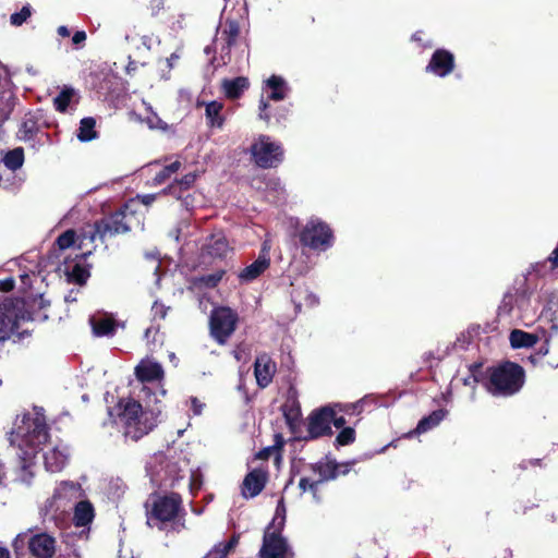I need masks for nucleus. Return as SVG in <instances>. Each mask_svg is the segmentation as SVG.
Masks as SVG:
<instances>
[{
    "label": "nucleus",
    "instance_id": "7",
    "mask_svg": "<svg viewBox=\"0 0 558 558\" xmlns=\"http://www.w3.org/2000/svg\"><path fill=\"white\" fill-rule=\"evenodd\" d=\"M146 472L153 485L158 487L174 486L183 477V468L175 457L162 452L154 454L146 464Z\"/></svg>",
    "mask_w": 558,
    "mask_h": 558
},
{
    "label": "nucleus",
    "instance_id": "13",
    "mask_svg": "<svg viewBox=\"0 0 558 558\" xmlns=\"http://www.w3.org/2000/svg\"><path fill=\"white\" fill-rule=\"evenodd\" d=\"M39 450L43 452L45 469L50 473L61 472L69 462V448L61 440L47 441Z\"/></svg>",
    "mask_w": 558,
    "mask_h": 558
},
{
    "label": "nucleus",
    "instance_id": "31",
    "mask_svg": "<svg viewBox=\"0 0 558 558\" xmlns=\"http://www.w3.org/2000/svg\"><path fill=\"white\" fill-rule=\"evenodd\" d=\"M538 336L521 329H513L509 335V341L513 349L532 348L538 341Z\"/></svg>",
    "mask_w": 558,
    "mask_h": 558
},
{
    "label": "nucleus",
    "instance_id": "8",
    "mask_svg": "<svg viewBox=\"0 0 558 558\" xmlns=\"http://www.w3.org/2000/svg\"><path fill=\"white\" fill-rule=\"evenodd\" d=\"M181 505L182 499L180 495L175 493L153 498L151 506L146 505L147 524L161 530L166 522H170L177 518Z\"/></svg>",
    "mask_w": 558,
    "mask_h": 558
},
{
    "label": "nucleus",
    "instance_id": "54",
    "mask_svg": "<svg viewBox=\"0 0 558 558\" xmlns=\"http://www.w3.org/2000/svg\"><path fill=\"white\" fill-rule=\"evenodd\" d=\"M547 310L556 308L558 311V295L551 293L549 299L547 300V304L545 305Z\"/></svg>",
    "mask_w": 558,
    "mask_h": 558
},
{
    "label": "nucleus",
    "instance_id": "14",
    "mask_svg": "<svg viewBox=\"0 0 558 558\" xmlns=\"http://www.w3.org/2000/svg\"><path fill=\"white\" fill-rule=\"evenodd\" d=\"M240 33V27L236 21H228L226 26L217 32V35L211 46L205 48V53L219 52L222 63L226 64V58L229 57L231 47L235 44Z\"/></svg>",
    "mask_w": 558,
    "mask_h": 558
},
{
    "label": "nucleus",
    "instance_id": "34",
    "mask_svg": "<svg viewBox=\"0 0 558 558\" xmlns=\"http://www.w3.org/2000/svg\"><path fill=\"white\" fill-rule=\"evenodd\" d=\"M4 166L12 170L16 171L24 163V150L22 147L14 148L8 151L3 157Z\"/></svg>",
    "mask_w": 558,
    "mask_h": 558
},
{
    "label": "nucleus",
    "instance_id": "32",
    "mask_svg": "<svg viewBox=\"0 0 558 558\" xmlns=\"http://www.w3.org/2000/svg\"><path fill=\"white\" fill-rule=\"evenodd\" d=\"M222 108V104L218 101H210L206 104L205 116L207 119V124L210 128H222L225 123V119L221 116Z\"/></svg>",
    "mask_w": 558,
    "mask_h": 558
},
{
    "label": "nucleus",
    "instance_id": "11",
    "mask_svg": "<svg viewBox=\"0 0 558 558\" xmlns=\"http://www.w3.org/2000/svg\"><path fill=\"white\" fill-rule=\"evenodd\" d=\"M125 214L118 211L110 217L102 219L95 223L94 229L85 231L82 235L81 246L84 245L85 240L94 242L97 238L104 241L106 238H111L117 234L126 233L130 231V226L125 221Z\"/></svg>",
    "mask_w": 558,
    "mask_h": 558
},
{
    "label": "nucleus",
    "instance_id": "29",
    "mask_svg": "<svg viewBox=\"0 0 558 558\" xmlns=\"http://www.w3.org/2000/svg\"><path fill=\"white\" fill-rule=\"evenodd\" d=\"M265 88L269 89L268 99L280 101L283 100L289 92L286 81L281 76L271 75L265 83Z\"/></svg>",
    "mask_w": 558,
    "mask_h": 558
},
{
    "label": "nucleus",
    "instance_id": "28",
    "mask_svg": "<svg viewBox=\"0 0 558 558\" xmlns=\"http://www.w3.org/2000/svg\"><path fill=\"white\" fill-rule=\"evenodd\" d=\"M287 424L294 429L301 423V407L294 396H289L281 407Z\"/></svg>",
    "mask_w": 558,
    "mask_h": 558
},
{
    "label": "nucleus",
    "instance_id": "61",
    "mask_svg": "<svg viewBox=\"0 0 558 558\" xmlns=\"http://www.w3.org/2000/svg\"><path fill=\"white\" fill-rule=\"evenodd\" d=\"M225 544L227 545V547L232 550L236 545H238V537L236 536H233L231 539H229L228 542H225Z\"/></svg>",
    "mask_w": 558,
    "mask_h": 558
},
{
    "label": "nucleus",
    "instance_id": "38",
    "mask_svg": "<svg viewBox=\"0 0 558 558\" xmlns=\"http://www.w3.org/2000/svg\"><path fill=\"white\" fill-rule=\"evenodd\" d=\"M515 311L518 316L526 317L531 312L530 296L525 290H517Z\"/></svg>",
    "mask_w": 558,
    "mask_h": 558
},
{
    "label": "nucleus",
    "instance_id": "4",
    "mask_svg": "<svg viewBox=\"0 0 558 558\" xmlns=\"http://www.w3.org/2000/svg\"><path fill=\"white\" fill-rule=\"evenodd\" d=\"M85 493L80 483L72 481L60 482L51 497L47 498L40 507V514L44 521L53 522L58 525L64 520L65 514L72 506L84 498Z\"/></svg>",
    "mask_w": 558,
    "mask_h": 558
},
{
    "label": "nucleus",
    "instance_id": "33",
    "mask_svg": "<svg viewBox=\"0 0 558 558\" xmlns=\"http://www.w3.org/2000/svg\"><path fill=\"white\" fill-rule=\"evenodd\" d=\"M96 121L92 117L83 118L80 122V126L76 133L78 141L86 143L97 138V132L95 130Z\"/></svg>",
    "mask_w": 558,
    "mask_h": 558
},
{
    "label": "nucleus",
    "instance_id": "16",
    "mask_svg": "<svg viewBox=\"0 0 558 558\" xmlns=\"http://www.w3.org/2000/svg\"><path fill=\"white\" fill-rule=\"evenodd\" d=\"M288 544L280 532L271 531L268 526L264 533L263 545L259 549V558H286Z\"/></svg>",
    "mask_w": 558,
    "mask_h": 558
},
{
    "label": "nucleus",
    "instance_id": "47",
    "mask_svg": "<svg viewBox=\"0 0 558 558\" xmlns=\"http://www.w3.org/2000/svg\"><path fill=\"white\" fill-rule=\"evenodd\" d=\"M87 35L85 31H76L72 36V43L76 49L82 48L85 45Z\"/></svg>",
    "mask_w": 558,
    "mask_h": 558
},
{
    "label": "nucleus",
    "instance_id": "12",
    "mask_svg": "<svg viewBox=\"0 0 558 558\" xmlns=\"http://www.w3.org/2000/svg\"><path fill=\"white\" fill-rule=\"evenodd\" d=\"M236 314L229 307L215 308L210 314V335L219 343L225 344L235 330Z\"/></svg>",
    "mask_w": 558,
    "mask_h": 558
},
{
    "label": "nucleus",
    "instance_id": "48",
    "mask_svg": "<svg viewBox=\"0 0 558 558\" xmlns=\"http://www.w3.org/2000/svg\"><path fill=\"white\" fill-rule=\"evenodd\" d=\"M159 195H162L161 192L158 193V194H144V195H137L136 198L145 206H149L150 204H153L156 198L159 196Z\"/></svg>",
    "mask_w": 558,
    "mask_h": 558
},
{
    "label": "nucleus",
    "instance_id": "59",
    "mask_svg": "<svg viewBox=\"0 0 558 558\" xmlns=\"http://www.w3.org/2000/svg\"><path fill=\"white\" fill-rule=\"evenodd\" d=\"M323 484V482H318L317 478H312L311 483H310V486H308V492H311L312 494L318 492V486Z\"/></svg>",
    "mask_w": 558,
    "mask_h": 558
},
{
    "label": "nucleus",
    "instance_id": "3",
    "mask_svg": "<svg viewBox=\"0 0 558 558\" xmlns=\"http://www.w3.org/2000/svg\"><path fill=\"white\" fill-rule=\"evenodd\" d=\"M36 304L40 307L45 306L41 295L33 299L32 303L17 298H5L0 303V342L5 341L11 335L19 337L29 335L28 330L20 331V324L38 318V314L31 311Z\"/></svg>",
    "mask_w": 558,
    "mask_h": 558
},
{
    "label": "nucleus",
    "instance_id": "58",
    "mask_svg": "<svg viewBox=\"0 0 558 558\" xmlns=\"http://www.w3.org/2000/svg\"><path fill=\"white\" fill-rule=\"evenodd\" d=\"M57 34L60 36V37H69L71 35V32L70 29L68 28V26L65 25H61L57 28Z\"/></svg>",
    "mask_w": 558,
    "mask_h": 558
},
{
    "label": "nucleus",
    "instance_id": "5",
    "mask_svg": "<svg viewBox=\"0 0 558 558\" xmlns=\"http://www.w3.org/2000/svg\"><path fill=\"white\" fill-rule=\"evenodd\" d=\"M525 381L523 367L513 362H505L489 368L487 390L497 397H509L521 390Z\"/></svg>",
    "mask_w": 558,
    "mask_h": 558
},
{
    "label": "nucleus",
    "instance_id": "18",
    "mask_svg": "<svg viewBox=\"0 0 558 558\" xmlns=\"http://www.w3.org/2000/svg\"><path fill=\"white\" fill-rule=\"evenodd\" d=\"M277 366L270 355L262 353L256 356L254 362V375L256 383L260 388H266L272 381Z\"/></svg>",
    "mask_w": 558,
    "mask_h": 558
},
{
    "label": "nucleus",
    "instance_id": "40",
    "mask_svg": "<svg viewBox=\"0 0 558 558\" xmlns=\"http://www.w3.org/2000/svg\"><path fill=\"white\" fill-rule=\"evenodd\" d=\"M32 15V7L29 4H25L19 12H14L10 16V23L13 26L23 25Z\"/></svg>",
    "mask_w": 558,
    "mask_h": 558
},
{
    "label": "nucleus",
    "instance_id": "37",
    "mask_svg": "<svg viewBox=\"0 0 558 558\" xmlns=\"http://www.w3.org/2000/svg\"><path fill=\"white\" fill-rule=\"evenodd\" d=\"M66 276L69 281L82 286L89 277V271L80 264H75L71 268H68Z\"/></svg>",
    "mask_w": 558,
    "mask_h": 558
},
{
    "label": "nucleus",
    "instance_id": "50",
    "mask_svg": "<svg viewBox=\"0 0 558 558\" xmlns=\"http://www.w3.org/2000/svg\"><path fill=\"white\" fill-rule=\"evenodd\" d=\"M333 407V420L331 421V425H333L336 428H343L345 424V418L343 416H337V408L340 409L338 404L332 405Z\"/></svg>",
    "mask_w": 558,
    "mask_h": 558
},
{
    "label": "nucleus",
    "instance_id": "21",
    "mask_svg": "<svg viewBox=\"0 0 558 558\" xmlns=\"http://www.w3.org/2000/svg\"><path fill=\"white\" fill-rule=\"evenodd\" d=\"M231 251L229 242L223 233L218 232L207 238L202 247V255L210 258H223Z\"/></svg>",
    "mask_w": 558,
    "mask_h": 558
},
{
    "label": "nucleus",
    "instance_id": "25",
    "mask_svg": "<svg viewBox=\"0 0 558 558\" xmlns=\"http://www.w3.org/2000/svg\"><path fill=\"white\" fill-rule=\"evenodd\" d=\"M95 517L93 505L85 499H81L74 506L73 522L77 527H85L92 523Z\"/></svg>",
    "mask_w": 558,
    "mask_h": 558
},
{
    "label": "nucleus",
    "instance_id": "52",
    "mask_svg": "<svg viewBox=\"0 0 558 558\" xmlns=\"http://www.w3.org/2000/svg\"><path fill=\"white\" fill-rule=\"evenodd\" d=\"M268 102L262 98L259 101V118L265 121H269V114L267 113Z\"/></svg>",
    "mask_w": 558,
    "mask_h": 558
},
{
    "label": "nucleus",
    "instance_id": "55",
    "mask_svg": "<svg viewBox=\"0 0 558 558\" xmlns=\"http://www.w3.org/2000/svg\"><path fill=\"white\" fill-rule=\"evenodd\" d=\"M548 262L551 264V268H558V246L548 256Z\"/></svg>",
    "mask_w": 558,
    "mask_h": 558
},
{
    "label": "nucleus",
    "instance_id": "60",
    "mask_svg": "<svg viewBox=\"0 0 558 558\" xmlns=\"http://www.w3.org/2000/svg\"><path fill=\"white\" fill-rule=\"evenodd\" d=\"M269 251H270V243L269 241H264L263 242V245H262V251H260V254L259 256H265V257H269Z\"/></svg>",
    "mask_w": 558,
    "mask_h": 558
},
{
    "label": "nucleus",
    "instance_id": "2",
    "mask_svg": "<svg viewBox=\"0 0 558 558\" xmlns=\"http://www.w3.org/2000/svg\"><path fill=\"white\" fill-rule=\"evenodd\" d=\"M150 402L151 399L120 401L114 409L109 410L110 417L117 416L113 422L122 425L125 438L137 441L157 426L161 409H150Z\"/></svg>",
    "mask_w": 558,
    "mask_h": 558
},
{
    "label": "nucleus",
    "instance_id": "10",
    "mask_svg": "<svg viewBox=\"0 0 558 558\" xmlns=\"http://www.w3.org/2000/svg\"><path fill=\"white\" fill-rule=\"evenodd\" d=\"M255 163L260 168H275L283 159V150L279 143L267 135H260L250 148Z\"/></svg>",
    "mask_w": 558,
    "mask_h": 558
},
{
    "label": "nucleus",
    "instance_id": "20",
    "mask_svg": "<svg viewBox=\"0 0 558 558\" xmlns=\"http://www.w3.org/2000/svg\"><path fill=\"white\" fill-rule=\"evenodd\" d=\"M89 324L96 337H113L119 327L124 328V323L117 322L109 314L94 315L89 318Z\"/></svg>",
    "mask_w": 558,
    "mask_h": 558
},
{
    "label": "nucleus",
    "instance_id": "23",
    "mask_svg": "<svg viewBox=\"0 0 558 558\" xmlns=\"http://www.w3.org/2000/svg\"><path fill=\"white\" fill-rule=\"evenodd\" d=\"M447 414H448V411L444 410V409H438V410L433 411L429 415L422 417L418 421L416 428L414 430L408 433L407 437H412L413 435L424 434V433L435 428L436 426H438L441 423V421L445 420Z\"/></svg>",
    "mask_w": 558,
    "mask_h": 558
},
{
    "label": "nucleus",
    "instance_id": "17",
    "mask_svg": "<svg viewBox=\"0 0 558 558\" xmlns=\"http://www.w3.org/2000/svg\"><path fill=\"white\" fill-rule=\"evenodd\" d=\"M454 56L446 49H437L430 57L425 71L437 77H446L454 70Z\"/></svg>",
    "mask_w": 558,
    "mask_h": 558
},
{
    "label": "nucleus",
    "instance_id": "44",
    "mask_svg": "<svg viewBox=\"0 0 558 558\" xmlns=\"http://www.w3.org/2000/svg\"><path fill=\"white\" fill-rule=\"evenodd\" d=\"M230 551L225 543H219L209 551L208 558H226Z\"/></svg>",
    "mask_w": 558,
    "mask_h": 558
},
{
    "label": "nucleus",
    "instance_id": "24",
    "mask_svg": "<svg viewBox=\"0 0 558 558\" xmlns=\"http://www.w3.org/2000/svg\"><path fill=\"white\" fill-rule=\"evenodd\" d=\"M197 177V172H189L185 175H183L180 180H175L169 186L163 189L161 191V194H169L175 197L177 199H181L183 197V193L194 185Z\"/></svg>",
    "mask_w": 558,
    "mask_h": 558
},
{
    "label": "nucleus",
    "instance_id": "43",
    "mask_svg": "<svg viewBox=\"0 0 558 558\" xmlns=\"http://www.w3.org/2000/svg\"><path fill=\"white\" fill-rule=\"evenodd\" d=\"M75 243V232L73 230H68L60 234L57 239V244L61 250L69 248Z\"/></svg>",
    "mask_w": 558,
    "mask_h": 558
},
{
    "label": "nucleus",
    "instance_id": "63",
    "mask_svg": "<svg viewBox=\"0 0 558 558\" xmlns=\"http://www.w3.org/2000/svg\"><path fill=\"white\" fill-rule=\"evenodd\" d=\"M179 59V56L177 53H172L168 59L167 62L170 68L173 66L174 62Z\"/></svg>",
    "mask_w": 558,
    "mask_h": 558
},
{
    "label": "nucleus",
    "instance_id": "62",
    "mask_svg": "<svg viewBox=\"0 0 558 558\" xmlns=\"http://www.w3.org/2000/svg\"><path fill=\"white\" fill-rule=\"evenodd\" d=\"M0 558H10V551L0 544Z\"/></svg>",
    "mask_w": 558,
    "mask_h": 558
},
{
    "label": "nucleus",
    "instance_id": "6",
    "mask_svg": "<svg viewBox=\"0 0 558 558\" xmlns=\"http://www.w3.org/2000/svg\"><path fill=\"white\" fill-rule=\"evenodd\" d=\"M135 376L138 380V385L134 387L136 397L147 401L153 397L155 403L160 402L158 396L166 395V390L160 387L163 377L161 365L150 360H142L135 367Z\"/></svg>",
    "mask_w": 558,
    "mask_h": 558
},
{
    "label": "nucleus",
    "instance_id": "56",
    "mask_svg": "<svg viewBox=\"0 0 558 558\" xmlns=\"http://www.w3.org/2000/svg\"><path fill=\"white\" fill-rule=\"evenodd\" d=\"M311 481H312V478H308V477H302L300 480L299 488L301 489L302 493L308 492V486H310Z\"/></svg>",
    "mask_w": 558,
    "mask_h": 558
},
{
    "label": "nucleus",
    "instance_id": "53",
    "mask_svg": "<svg viewBox=\"0 0 558 558\" xmlns=\"http://www.w3.org/2000/svg\"><path fill=\"white\" fill-rule=\"evenodd\" d=\"M14 288V280L13 278H7L3 280H0V290L1 291H11Z\"/></svg>",
    "mask_w": 558,
    "mask_h": 558
},
{
    "label": "nucleus",
    "instance_id": "36",
    "mask_svg": "<svg viewBox=\"0 0 558 558\" xmlns=\"http://www.w3.org/2000/svg\"><path fill=\"white\" fill-rule=\"evenodd\" d=\"M181 161L175 160L168 166H165L153 179V183L155 185L162 184L166 182L173 173H177L181 169Z\"/></svg>",
    "mask_w": 558,
    "mask_h": 558
},
{
    "label": "nucleus",
    "instance_id": "35",
    "mask_svg": "<svg viewBox=\"0 0 558 558\" xmlns=\"http://www.w3.org/2000/svg\"><path fill=\"white\" fill-rule=\"evenodd\" d=\"M515 295H517V290L513 292L509 291L504 295L501 303L498 307V315L500 317L501 316H510L515 312V300H517Z\"/></svg>",
    "mask_w": 558,
    "mask_h": 558
},
{
    "label": "nucleus",
    "instance_id": "42",
    "mask_svg": "<svg viewBox=\"0 0 558 558\" xmlns=\"http://www.w3.org/2000/svg\"><path fill=\"white\" fill-rule=\"evenodd\" d=\"M225 275L223 270H218L214 274L205 275L199 278V282L206 288L216 287Z\"/></svg>",
    "mask_w": 558,
    "mask_h": 558
},
{
    "label": "nucleus",
    "instance_id": "49",
    "mask_svg": "<svg viewBox=\"0 0 558 558\" xmlns=\"http://www.w3.org/2000/svg\"><path fill=\"white\" fill-rule=\"evenodd\" d=\"M191 403V410L193 411L194 415H201L204 409V403L201 402L197 398L192 397L190 399Z\"/></svg>",
    "mask_w": 558,
    "mask_h": 558
},
{
    "label": "nucleus",
    "instance_id": "45",
    "mask_svg": "<svg viewBox=\"0 0 558 558\" xmlns=\"http://www.w3.org/2000/svg\"><path fill=\"white\" fill-rule=\"evenodd\" d=\"M278 519H280V521L278 523V527L282 529L284 521H286V506H284L282 498L278 501V505L276 508V517L269 526H272L275 524L276 520H278Z\"/></svg>",
    "mask_w": 558,
    "mask_h": 558
},
{
    "label": "nucleus",
    "instance_id": "41",
    "mask_svg": "<svg viewBox=\"0 0 558 558\" xmlns=\"http://www.w3.org/2000/svg\"><path fill=\"white\" fill-rule=\"evenodd\" d=\"M355 440V430L352 427H343L336 438L339 446H347Z\"/></svg>",
    "mask_w": 558,
    "mask_h": 558
},
{
    "label": "nucleus",
    "instance_id": "27",
    "mask_svg": "<svg viewBox=\"0 0 558 558\" xmlns=\"http://www.w3.org/2000/svg\"><path fill=\"white\" fill-rule=\"evenodd\" d=\"M270 265V258L258 256L251 265L246 266L240 274L239 279L242 282H251L258 278Z\"/></svg>",
    "mask_w": 558,
    "mask_h": 558
},
{
    "label": "nucleus",
    "instance_id": "1",
    "mask_svg": "<svg viewBox=\"0 0 558 558\" xmlns=\"http://www.w3.org/2000/svg\"><path fill=\"white\" fill-rule=\"evenodd\" d=\"M48 428L41 408L35 407L32 412L16 418L10 436L11 445L17 448L20 460L19 481L29 484L34 477V459L39 448L48 441Z\"/></svg>",
    "mask_w": 558,
    "mask_h": 558
},
{
    "label": "nucleus",
    "instance_id": "51",
    "mask_svg": "<svg viewBox=\"0 0 558 558\" xmlns=\"http://www.w3.org/2000/svg\"><path fill=\"white\" fill-rule=\"evenodd\" d=\"M151 311L154 313V316H158L159 318H165L167 315V310L162 304H159L157 302L154 303Z\"/></svg>",
    "mask_w": 558,
    "mask_h": 558
},
{
    "label": "nucleus",
    "instance_id": "26",
    "mask_svg": "<svg viewBox=\"0 0 558 558\" xmlns=\"http://www.w3.org/2000/svg\"><path fill=\"white\" fill-rule=\"evenodd\" d=\"M339 464L329 458H325L312 465V470L317 475L318 482H327L338 476Z\"/></svg>",
    "mask_w": 558,
    "mask_h": 558
},
{
    "label": "nucleus",
    "instance_id": "9",
    "mask_svg": "<svg viewBox=\"0 0 558 558\" xmlns=\"http://www.w3.org/2000/svg\"><path fill=\"white\" fill-rule=\"evenodd\" d=\"M300 242L313 251L325 252L333 244V233L326 222L313 217L301 230Z\"/></svg>",
    "mask_w": 558,
    "mask_h": 558
},
{
    "label": "nucleus",
    "instance_id": "57",
    "mask_svg": "<svg viewBox=\"0 0 558 558\" xmlns=\"http://www.w3.org/2000/svg\"><path fill=\"white\" fill-rule=\"evenodd\" d=\"M352 464H353V462H348V463L339 464V466H338V475H340V474L341 475L348 474Z\"/></svg>",
    "mask_w": 558,
    "mask_h": 558
},
{
    "label": "nucleus",
    "instance_id": "22",
    "mask_svg": "<svg viewBox=\"0 0 558 558\" xmlns=\"http://www.w3.org/2000/svg\"><path fill=\"white\" fill-rule=\"evenodd\" d=\"M265 482L266 477L264 472L260 470H253L245 476L243 481V496L245 498H253L257 496L263 490Z\"/></svg>",
    "mask_w": 558,
    "mask_h": 558
},
{
    "label": "nucleus",
    "instance_id": "46",
    "mask_svg": "<svg viewBox=\"0 0 558 558\" xmlns=\"http://www.w3.org/2000/svg\"><path fill=\"white\" fill-rule=\"evenodd\" d=\"M144 105L146 106V109L147 111L150 113L147 119H146V122L148 124V126L150 129H158V128H161V119L151 109V106L144 102Z\"/></svg>",
    "mask_w": 558,
    "mask_h": 558
},
{
    "label": "nucleus",
    "instance_id": "30",
    "mask_svg": "<svg viewBox=\"0 0 558 558\" xmlns=\"http://www.w3.org/2000/svg\"><path fill=\"white\" fill-rule=\"evenodd\" d=\"M222 90L228 98H239L245 89L248 88L246 77L239 76L232 80H223L221 83Z\"/></svg>",
    "mask_w": 558,
    "mask_h": 558
},
{
    "label": "nucleus",
    "instance_id": "39",
    "mask_svg": "<svg viewBox=\"0 0 558 558\" xmlns=\"http://www.w3.org/2000/svg\"><path fill=\"white\" fill-rule=\"evenodd\" d=\"M72 96H73L72 88H68V87L63 88L59 93V95L53 99L54 108L60 112H64L70 105Z\"/></svg>",
    "mask_w": 558,
    "mask_h": 558
},
{
    "label": "nucleus",
    "instance_id": "15",
    "mask_svg": "<svg viewBox=\"0 0 558 558\" xmlns=\"http://www.w3.org/2000/svg\"><path fill=\"white\" fill-rule=\"evenodd\" d=\"M333 420V407L325 405L314 410L307 417V433L305 439H316L332 434L331 421Z\"/></svg>",
    "mask_w": 558,
    "mask_h": 558
},
{
    "label": "nucleus",
    "instance_id": "19",
    "mask_svg": "<svg viewBox=\"0 0 558 558\" xmlns=\"http://www.w3.org/2000/svg\"><path fill=\"white\" fill-rule=\"evenodd\" d=\"M28 548L36 558H51L57 549L56 538L48 533H38L29 537Z\"/></svg>",
    "mask_w": 558,
    "mask_h": 558
},
{
    "label": "nucleus",
    "instance_id": "64",
    "mask_svg": "<svg viewBox=\"0 0 558 558\" xmlns=\"http://www.w3.org/2000/svg\"><path fill=\"white\" fill-rule=\"evenodd\" d=\"M59 558H81L80 554L75 550H72L71 553L66 555H62Z\"/></svg>",
    "mask_w": 558,
    "mask_h": 558
}]
</instances>
